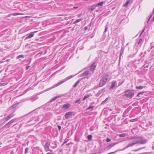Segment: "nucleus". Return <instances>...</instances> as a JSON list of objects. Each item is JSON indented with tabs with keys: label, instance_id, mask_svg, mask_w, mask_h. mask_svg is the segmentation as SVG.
<instances>
[{
	"label": "nucleus",
	"instance_id": "obj_13",
	"mask_svg": "<svg viewBox=\"0 0 154 154\" xmlns=\"http://www.w3.org/2000/svg\"><path fill=\"white\" fill-rule=\"evenodd\" d=\"M97 6L96 5H94L91 6L89 8V9H90L92 11H93L94 10L95 8Z\"/></svg>",
	"mask_w": 154,
	"mask_h": 154
},
{
	"label": "nucleus",
	"instance_id": "obj_2",
	"mask_svg": "<svg viewBox=\"0 0 154 154\" xmlns=\"http://www.w3.org/2000/svg\"><path fill=\"white\" fill-rule=\"evenodd\" d=\"M134 94L133 92L129 90H128L125 91V95L127 97L130 98L134 95Z\"/></svg>",
	"mask_w": 154,
	"mask_h": 154
},
{
	"label": "nucleus",
	"instance_id": "obj_50",
	"mask_svg": "<svg viewBox=\"0 0 154 154\" xmlns=\"http://www.w3.org/2000/svg\"><path fill=\"white\" fill-rule=\"evenodd\" d=\"M108 100V98H106L105 100L106 101H107V100Z\"/></svg>",
	"mask_w": 154,
	"mask_h": 154
},
{
	"label": "nucleus",
	"instance_id": "obj_36",
	"mask_svg": "<svg viewBox=\"0 0 154 154\" xmlns=\"http://www.w3.org/2000/svg\"><path fill=\"white\" fill-rule=\"evenodd\" d=\"M143 92H140L138 94L137 96H139L140 94H143Z\"/></svg>",
	"mask_w": 154,
	"mask_h": 154
},
{
	"label": "nucleus",
	"instance_id": "obj_25",
	"mask_svg": "<svg viewBox=\"0 0 154 154\" xmlns=\"http://www.w3.org/2000/svg\"><path fill=\"white\" fill-rule=\"evenodd\" d=\"M81 19H78L77 20H76V21H75L74 23H77L78 22L81 21Z\"/></svg>",
	"mask_w": 154,
	"mask_h": 154
},
{
	"label": "nucleus",
	"instance_id": "obj_35",
	"mask_svg": "<svg viewBox=\"0 0 154 154\" xmlns=\"http://www.w3.org/2000/svg\"><path fill=\"white\" fill-rule=\"evenodd\" d=\"M152 14H151V15H150V17H149V19H148V21H147V23H148V22H149V20H150V19L152 17Z\"/></svg>",
	"mask_w": 154,
	"mask_h": 154
},
{
	"label": "nucleus",
	"instance_id": "obj_34",
	"mask_svg": "<svg viewBox=\"0 0 154 154\" xmlns=\"http://www.w3.org/2000/svg\"><path fill=\"white\" fill-rule=\"evenodd\" d=\"M111 140V139L109 138H107L106 139V141L107 142H110V141Z\"/></svg>",
	"mask_w": 154,
	"mask_h": 154
},
{
	"label": "nucleus",
	"instance_id": "obj_56",
	"mask_svg": "<svg viewBox=\"0 0 154 154\" xmlns=\"http://www.w3.org/2000/svg\"><path fill=\"white\" fill-rule=\"evenodd\" d=\"M47 154H51V153H48Z\"/></svg>",
	"mask_w": 154,
	"mask_h": 154
},
{
	"label": "nucleus",
	"instance_id": "obj_29",
	"mask_svg": "<svg viewBox=\"0 0 154 154\" xmlns=\"http://www.w3.org/2000/svg\"><path fill=\"white\" fill-rule=\"evenodd\" d=\"M119 136L120 137H125V134H120L119 135Z\"/></svg>",
	"mask_w": 154,
	"mask_h": 154
},
{
	"label": "nucleus",
	"instance_id": "obj_48",
	"mask_svg": "<svg viewBox=\"0 0 154 154\" xmlns=\"http://www.w3.org/2000/svg\"><path fill=\"white\" fill-rule=\"evenodd\" d=\"M78 8V7H75L73 8V9H75Z\"/></svg>",
	"mask_w": 154,
	"mask_h": 154
},
{
	"label": "nucleus",
	"instance_id": "obj_38",
	"mask_svg": "<svg viewBox=\"0 0 154 154\" xmlns=\"http://www.w3.org/2000/svg\"><path fill=\"white\" fill-rule=\"evenodd\" d=\"M80 103V99L77 100L75 102V103Z\"/></svg>",
	"mask_w": 154,
	"mask_h": 154
},
{
	"label": "nucleus",
	"instance_id": "obj_16",
	"mask_svg": "<svg viewBox=\"0 0 154 154\" xmlns=\"http://www.w3.org/2000/svg\"><path fill=\"white\" fill-rule=\"evenodd\" d=\"M23 14L22 13H14L12 15L14 16H16L17 15H22Z\"/></svg>",
	"mask_w": 154,
	"mask_h": 154
},
{
	"label": "nucleus",
	"instance_id": "obj_22",
	"mask_svg": "<svg viewBox=\"0 0 154 154\" xmlns=\"http://www.w3.org/2000/svg\"><path fill=\"white\" fill-rule=\"evenodd\" d=\"M68 141V140L66 138L64 140V141L63 143L62 144V146H63L64 144H65V143H66Z\"/></svg>",
	"mask_w": 154,
	"mask_h": 154
},
{
	"label": "nucleus",
	"instance_id": "obj_58",
	"mask_svg": "<svg viewBox=\"0 0 154 154\" xmlns=\"http://www.w3.org/2000/svg\"><path fill=\"white\" fill-rule=\"evenodd\" d=\"M10 15H11V14L9 15L8 16V17H10Z\"/></svg>",
	"mask_w": 154,
	"mask_h": 154
},
{
	"label": "nucleus",
	"instance_id": "obj_19",
	"mask_svg": "<svg viewBox=\"0 0 154 154\" xmlns=\"http://www.w3.org/2000/svg\"><path fill=\"white\" fill-rule=\"evenodd\" d=\"M136 88L137 89H142L143 88V86H136Z\"/></svg>",
	"mask_w": 154,
	"mask_h": 154
},
{
	"label": "nucleus",
	"instance_id": "obj_10",
	"mask_svg": "<svg viewBox=\"0 0 154 154\" xmlns=\"http://www.w3.org/2000/svg\"><path fill=\"white\" fill-rule=\"evenodd\" d=\"M45 147L46 151L47 152L49 150V147L48 143H46Z\"/></svg>",
	"mask_w": 154,
	"mask_h": 154
},
{
	"label": "nucleus",
	"instance_id": "obj_49",
	"mask_svg": "<svg viewBox=\"0 0 154 154\" xmlns=\"http://www.w3.org/2000/svg\"><path fill=\"white\" fill-rule=\"evenodd\" d=\"M25 17V18H29V16H25V17Z\"/></svg>",
	"mask_w": 154,
	"mask_h": 154
},
{
	"label": "nucleus",
	"instance_id": "obj_26",
	"mask_svg": "<svg viewBox=\"0 0 154 154\" xmlns=\"http://www.w3.org/2000/svg\"><path fill=\"white\" fill-rule=\"evenodd\" d=\"M96 67V66L94 65L93 64L91 66V69H94Z\"/></svg>",
	"mask_w": 154,
	"mask_h": 154
},
{
	"label": "nucleus",
	"instance_id": "obj_31",
	"mask_svg": "<svg viewBox=\"0 0 154 154\" xmlns=\"http://www.w3.org/2000/svg\"><path fill=\"white\" fill-rule=\"evenodd\" d=\"M58 97H56L53 98L51 100V101H53L55 100Z\"/></svg>",
	"mask_w": 154,
	"mask_h": 154
},
{
	"label": "nucleus",
	"instance_id": "obj_43",
	"mask_svg": "<svg viewBox=\"0 0 154 154\" xmlns=\"http://www.w3.org/2000/svg\"><path fill=\"white\" fill-rule=\"evenodd\" d=\"M142 39H140L139 40V44L140 43L142 42Z\"/></svg>",
	"mask_w": 154,
	"mask_h": 154
},
{
	"label": "nucleus",
	"instance_id": "obj_9",
	"mask_svg": "<svg viewBox=\"0 0 154 154\" xmlns=\"http://www.w3.org/2000/svg\"><path fill=\"white\" fill-rule=\"evenodd\" d=\"M16 119H14L12 120H11V121H10V122H8L7 124H6L5 125V126H4V127H5L7 125H9V124H11Z\"/></svg>",
	"mask_w": 154,
	"mask_h": 154
},
{
	"label": "nucleus",
	"instance_id": "obj_33",
	"mask_svg": "<svg viewBox=\"0 0 154 154\" xmlns=\"http://www.w3.org/2000/svg\"><path fill=\"white\" fill-rule=\"evenodd\" d=\"M148 64H145L143 65V66L144 68H146V67L147 68V67H148Z\"/></svg>",
	"mask_w": 154,
	"mask_h": 154
},
{
	"label": "nucleus",
	"instance_id": "obj_15",
	"mask_svg": "<svg viewBox=\"0 0 154 154\" xmlns=\"http://www.w3.org/2000/svg\"><path fill=\"white\" fill-rule=\"evenodd\" d=\"M116 82L115 81H113L112 83V85L111 88H113L116 86Z\"/></svg>",
	"mask_w": 154,
	"mask_h": 154
},
{
	"label": "nucleus",
	"instance_id": "obj_32",
	"mask_svg": "<svg viewBox=\"0 0 154 154\" xmlns=\"http://www.w3.org/2000/svg\"><path fill=\"white\" fill-rule=\"evenodd\" d=\"M93 106H89L87 109V110H89V109H93Z\"/></svg>",
	"mask_w": 154,
	"mask_h": 154
},
{
	"label": "nucleus",
	"instance_id": "obj_42",
	"mask_svg": "<svg viewBox=\"0 0 154 154\" xmlns=\"http://www.w3.org/2000/svg\"><path fill=\"white\" fill-rule=\"evenodd\" d=\"M42 54V52L41 51V52H40L39 53H38L37 54V55H38L39 54Z\"/></svg>",
	"mask_w": 154,
	"mask_h": 154
},
{
	"label": "nucleus",
	"instance_id": "obj_47",
	"mask_svg": "<svg viewBox=\"0 0 154 154\" xmlns=\"http://www.w3.org/2000/svg\"><path fill=\"white\" fill-rule=\"evenodd\" d=\"M106 102V101L104 100L102 102L101 104H103L104 103Z\"/></svg>",
	"mask_w": 154,
	"mask_h": 154
},
{
	"label": "nucleus",
	"instance_id": "obj_53",
	"mask_svg": "<svg viewBox=\"0 0 154 154\" xmlns=\"http://www.w3.org/2000/svg\"><path fill=\"white\" fill-rule=\"evenodd\" d=\"M9 60V59H7L6 60V61H8Z\"/></svg>",
	"mask_w": 154,
	"mask_h": 154
},
{
	"label": "nucleus",
	"instance_id": "obj_51",
	"mask_svg": "<svg viewBox=\"0 0 154 154\" xmlns=\"http://www.w3.org/2000/svg\"><path fill=\"white\" fill-rule=\"evenodd\" d=\"M11 154H13V151H12L11 152Z\"/></svg>",
	"mask_w": 154,
	"mask_h": 154
},
{
	"label": "nucleus",
	"instance_id": "obj_21",
	"mask_svg": "<svg viewBox=\"0 0 154 154\" xmlns=\"http://www.w3.org/2000/svg\"><path fill=\"white\" fill-rule=\"evenodd\" d=\"M123 51H124V48H123L121 49V52H120V58L122 54L123 53Z\"/></svg>",
	"mask_w": 154,
	"mask_h": 154
},
{
	"label": "nucleus",
	"instance_id": "obj_40",
	"mask_svg": "<svg viewBox=\"0 0 154 154\" xmlns=\"http://www.w3.org/2000/svg\"><path fill=\"white\" fill-rule=\"evenodd\" d=\"M58 128L59 130H60L61 129V127L60 126L58 125Z\"/></svg>",
	"mask_w": 154,
	"mask_h": 154
},
{
	"label": "nucleus",
	"instance_id": "obj_7",
	"mask_svg": "<svg viewBox=\"0 0 154 154\" xmlns=\"http://www.w3.org/2000/svg\"><path fill=\"white\" fill-rule=\"evenodd\" d=\"M116 144V143H112L108 145L106 147V149H111L112 147L114 146Z\"/></svg>",
	"mask_w": 154,
	"mask_h": 154
},
{
	"label": "nucleus",
	"instance_id": "obj_52",
	"mask_svg": "<svg viewBox=\"0 0 154 154\" xmlns=\"http://www.w3.org/2000/svg\"><path fill=\"white\" fill-rule=\"evenodd\" d=\"M122 83H119V85H121L122 84Z\"/></svg>",
	"mask_w": 154,
	"mask_h": 154
},
{
	"label": "nucleus",
	"instance_id": "obj_20",
	"mask_svg": "<svg viewBox=\"0 0 154 154\" xmlns=\"http://www.w3.org/2000/svg\"><path fill=\"white\" fill-rule=\"evenodd\" d=\"M23 57H24L23 55H20L18 56H17V58L18 59H19L20 58H23Z\"/></svg>",
	"mask_w": 154,
	"mask_h": 154
},
{
	"label": "nucleus",
	"instance_id": "obj_27",
	"mask_svg": "<svg viewBox=\"0 0 154 154\" xmlns=\"http://www.w3.org/2000/svg\"><path fill=\"white\" fill-rule=\"evenodd\" d=\"M79 81H78L76 83H75L74 85L73 86V87H76L77 86L78 84L79 83Z\"/></svg>",
	"mask_w": 154,
	"mask_h": 154
},
{
	"label": "nucleus",
	"instance_id": "obj_11",
	"mask_svg": "<svg viewBox=\"0 0 154 154\" xmlns=\"http://www.w3.org/2000/svg\"><path fill=\"white\" fill-rule=\"evenodd\" d=\"M70 106V105L69 104H64L63 106V107L66 109H67Z\"/></svg>",
	"mask_w": 154,
	"mask_h": 154
},
{
	"label": "nucleus",
	"instance_id": "obj_41",
	"mask_svg": "<svg viewBox=\"0 0 154 154\" xmlns=\"http://www.w3.org/2000/svg\"><path fill=\"white\" fill-rule=\"evenodd\" d=\"M107 29H108L107 27H106L105 28V31H104V32H106L107 31Z\"/></svg>",
	"mask_w": 154,
	"mask_h": 154
},
{
	"label": "nucleus",
	"instance_id": "obj_1",
	"mask_svg": "<svg viewBox=\"0 0 154 154\" xmlns=\"http://www.w3.org/2000/svg\"><path fill=\"white\" fill-rule=\"evenodd\" d=\"M130 139L131 140L133 139V140L132 141V143H129L126 146L127 148H128L130 146H133L138 143L140 144L145 143L147 142V140L146 139H144L141 137H134L131 138Z\"/></svg>",
	"mask_w": 154,
	"mask_h": 154
},
{
	"label": "nucleus",
	"instance_id": "obj_45",
	"mask_svg": "<svg viewBox=\"0 0 154 154\" xmlns=\"http://www.w3.org/2000/svg\"><path fill=\"white\" fill-rule=\"evenodd\" d=\"M29 67H30L29 66H27L26 67V69L27 70L29 68Z\"/></svg>",
	"mask_w": 154,
	"mask_h": 154
},
{
	"label": "nucleus",
	"instance_id": "obj_4",
	"mask_svg": "<svg viewBox=\"0 0 154 154\" xmlns=\"http://www.w3.org/2000/svg\"><path fill=\"white\" fill-rule=\"evenodd\" d=\"M65 82V81H64L59 82L57 83L56 84L54 85L52 87L49 88V89H51L53 88L56 87H57V86L59 85H61V84L64 83Z\"/></svg>",
	"mask_w": 154,
	"mask_h": 154
},
{
	"label": "nucleus",
	"instance_id": "obj_59",
	"mask_svg": "<svg viewBox=\"0 0 154 154\" xmlns=\"http://www.w3.org/2000/svg\"><path fill=\"white\" fill-rule=\"evenodd\" d=\"M92 154H94V153H93Z\"/></svg>",
	"mask_w": 154,
	"mask_h": 154
},
{
	"label": "nucleus",
	"instance_id": "obj_28",
	"mask_svg": "<svg viewBox=\"0 0 154 154\" xmlns=\"http://www.w3.org/2000/svg\"><path fill=\"white\" fill-rule=\"evenodd\" d=\"M14 116V115L13 114V113H12L10 115L8 116L9 118L10 119L12 117H13Z\"/></svg>",
	"mask_w": 154,
	"mask_h": 154
},
{
	"label": "nucleus",
	"instance_id": "obj_30",
	"mask_svg": "<svg viewBox=\"0 0 154 154\" xmlns=\"http://www.w3.org/2000/svg\"><path fill=\"white\" fill-rule=\"evenodd\" d=\"M137 120V119H131L130 120V122H134L136 121Z\"/></svg>",
	"mask_w": 154,
	"mask_h": 154
},
{
	"label": "nucleus",
	"instance_id": "obj_5",
	"mask_svg": "<svg viewBox=\"0 0 154 154\" xmlns=\"http://www.w3.org/2000/svg\"><path fill=\"white\" fill-rule=\"evenodd\" d=\"M108 75H106L103 77L101 79V80H102L103 82L106 83L108 79Z\"/></svg>",
	"mask_w": 154,
	"mask_h": 154
},
{
	"label": "nucleus",
	"instance_id": "obj_17",
	"mask_svg": "<svg viewBox=\"0 0 154 154\" xmlns=\"http://www.w3.org/2000/svg\"><path fill=\"white\" fill-rule=\"evenodd\" d=\"M73 76H68L66 78L64 81H66V80L70 79V78H72Z\"/></svg>",
	"mask_w": 154,
	"mask_h": 154
},
{
	"label": "nucleus",
	"instance_id": "obj_39",
	"mask_svg": "<svg viewBox=\"0 0 154 154\" xmlns=\"http://www.w3.org/2000/svg\"><path fill=\"white\" fill-rule=\"evenodd\" d=\"M5 120L6 121L8 120H9V119H10V118H9V117L8 116L6 118H5Z\"/></svg>",
	"mask_w": 154,
	"mask_h": 154
},
{
	"label": "nucleus",
	"instance_id": "obj_18",
	"mask_svg": "<svg viewBox=\"0 0 154 154\" xmlns=\"http://www.w3.org/2000/svg\"><path fill=\"white\" fill-rule=\"evenodd\" d=\"M103 2H101L96 5V6H100V5L102 6L103 5Z\"/></svg>",
	"mask_w": 154,
	"mask_h": 154
},
{
	"label": "nucleus",
	"instance_id": "obj_3",
	"mask_svg": "<svg viewBox=\"0 0 154 154\" xmlns=\"http://www.w3.org/2000/svg\"><path fill=\"white\" fill-rule=\"evenodd\" d=\"M72 114V112H67L65 115V118L66 119H68L69 118L71 117Z\"/></svg>",
	"mask_w": 154,
	"mask_h": 154
},
{
	"label": "nucleus",
	"instance_id": "obj_24",
	"mask_svg": "<svg viewBox=\"0 0 154 154\" xmlns=\"http://www.w3.org/2000/svg\"><path fill=\"white\" fill-rule=\"evenodd\" d=\"M92 138V136L91 135H89L88 136V139L89 140H90Z\"/></svg>",
	"mask_w": 154,
	"mask_h": 154
},
{
	"label": "nucleus",
	"instance_id": "obj_14",
	"mask_svg": "<svg viewBox=\"0 0 154 154\" xmlns=\"http://www.w3.org/2000/svg\"><path fill=\"white\" fill-rule=\"evenodd\" d=\"M105 84V83L103 82L102 80H101L99 83V86L100 87H101L103 86Z\"/></svg>",
	"mask_w": 154,
	"mask_h": 154
},
{
	"label": "nucleus",
	"instance_id": "obj_55",
	"mask_svg": "<svg viewBox=\"0 0 154 154\" xmlns=\"http://www.w3.org/2000/svg\"><path fill=\"white\" fill-rule=\"evenodd\" d=\"M87 27H86L85 28V30H87Z\"/></svg>",
	"mask_w": 154,
	"mask_h": 154
},
{
	"label": "nucleus",
	"instance_id": "obj_46",
	"mask_svg": "<svg viewBox=\"0 0 154 154\" xmlns=\"http://www.w3.org/2000/svg\"><path fill=\"white\" fill-rule=\"evenodd\" d=\"M144 29H144L142 30V32L141 33V34H140V35H142V33L143 32H144Z\"/></svg>",
	"mask_w": 154,
	"mask_h": 154
},
{
	"label": "nucleus",
	"instance_id": "obj_8",
	"mask_svg": "<svg viewBox=\"0 0 154 154\" xmlns=\"http://www.w3.org/2000/svg\"><path fill=\"white\" fill-rule=\"evenodd\" d=\"M36 32H37V31H35V32H33L31 33L27 37H26V39H27L28 38H32V37L33 36V35H34L33 33H35Z\"/></svg>",
	"mask_w": 154,
	"mask_h": 154
},
{
	"label": "nucleus",
	"instance_id": "obj_54",
	"mask_svg": "<svg viewBox=\"0 0 154 154\" xmlns=\"http://www.w3.org/2000/svg\"><path fill=\"white\" fill-rule=\"evenodd\" d=\"M3 62H4V61H0V63H3Z\"/></svg>",
	"mask_w": 154,
	"mask_h": 154
},
{
	"label": "nucleus",
	"instance_id": "obj_44",
	"mask_svg": "<svg viewBox=\"0 0 154 154\" xmlns=\"http://www.w3.org/2000/svg\"><path fill=\"white\" fill-rule=\"evenodd\" d=\"M0 85H1L4 86V85H6V84L5 83H2V84L0 83Z\"/></svg>",
	"mask_w": 154,
	"mask_h": 154
},
{
	"label": "nucleus",
	"instance_id": "obj_37",
	"mask_svg": "<svg viewBox=\"0 0 154 154\" xmlns=\"http://www.w3.org/2000/svg\"><path fill=\"white\" fill-rule=\"evenodd\" d=\"M28 151V148H26L25 151V153H26Z\"/></svg>",
	"mask_w": 154,
	"mask_h": 154
},
{
	"label": "nucleus",
	"instance_id": "obj_12",
	"mask_svg": "<svg viewBox=\"0 0 154 154\" xmlns=\"http://www.w3.org/2000/svg\"><path fill=\"white\" fill-rule=\"evenodd\" d=\"M131 1V0H127L124 6L125 7H127L128 4L130 3Z\"/></svg>",
	"mask_w": 154,
	"mask_h": 154
},
{
	"label": "nucleus",
	"instance_id": "obj_23",
	"mask_svg": "<svg viewBox=\"0 0 154 154\" xmlns=\"http://www.w3.org/2000/svg\"><path fill=\"white\" fill-rule=\"evenodd\" d=\"M90 97V95H87V96H85L83 99V100H84L86 98H88Z\"/></svg>",
	"mask_w": 154,
	"mask_h": 154
},
{
	"label": "nucleus",
	"instance_id": "obj_6",
	"mask_svg": "<svg viewBox=\"0 0 154 154\" xmlns=\"http://www.w3.org/2000/svg\"><path fill=\"white\" fill-rule=\"evenodd\" d=\"M89 72L88 71H85L83 73L81 74L80 75V76H84L88 75L89 74Z\"/></svg>",
	"mask_w": 154,
	"mask_h": 154
},
{
	"label": "nucleus",
	"instance_id": "obj_57",
	"mask_svg": "<svg viewBox=\"0 0 154 154\" xmlns=\"http://www.w3.org/2000/svg\"><path fill=\"white\" fill-rule=\"evenodd\" d=\"M154 21V17H153V20H152V21Z\"/></svg>",
	"mask_w": 154,
	"mask_h": 154
}]
</instances>
